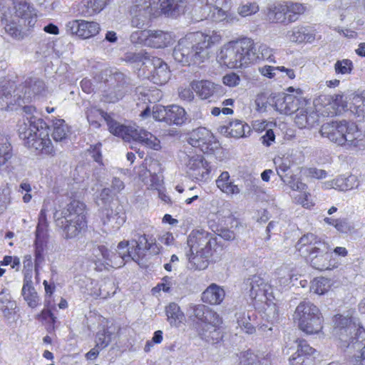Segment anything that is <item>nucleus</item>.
Here are the masks:
<instances>
[{
	"label": "nucleus",
	"instance_id": "1",
	"mask_svg": "<svg viewBox=\"0 0 365 365\" xmlns=\"http://www.w3.org/2000/svg\"><path fill=\"white\" fill-rule=\"evenodd\" d=\"M221 40L220 33L215 31L209 34L202 32L190 34L179 40L174 48L173 56L182 66L200 64L210 58L212 46Z\"/></svg>",
	"mask_w": 365,
	"mask_h": 365
},
{
	"label": "nucleus",
	"instance_id": "2",
	"mask_svg": "<svg viewBox=\"0 0 365 365\" xmlns=\"http://www.w3.org/2000/svg\"><path fill=\"white\" fill-rule=\"evenodd\" d=\"M86 115L90 125L95 128H100V120H103L107 123L110 132L122 138L124 140H133L155 150L160 148V140L152 133L135 125L130 126L121 125L103 110L91 108L87 111Z\"/></svg>",
	"mask_w": 365,
	"mask_h": 365
},
{
	"label": "nucleus",
	"instance_id": "3",
	"mask_svg": "<svg viewBox=\"0 0 365 365\" xmlns=\"http://www.w3.org/2000/svg\"><path fill=\"white\" fill-rule=\"evenodd\" d=\"M23 110L26 116L19 124V137L26 141L29 148L39 150L42 154L53 155L55 150L48 137V128L42 118L34 115L36 108L25 106Z\"/></svg>",
	"mask_w": 365,
	"mask_h": 365
},
{
	"label": "nucleus",
	"instance_id": "4",
	"mask_svg": "<svg viewBox=\"0 0 365 365\" xmlns=\"http://www.w3.org/2000/svg\"><path fill=\"white\" fill-rule=\"evenodd\" d=\"M334 331L341 347L356 350L353 356L354 363L365 365V329L355 319L339 315L336 316Z\"/></svg>",
	"mask_w": 365,
	"mask_h": 365
},
{
	"label": "nucleus",
	"instance_id": "5",
	"mask_svg": "<svg viewBox=\"0 0 365 365\" xmlns=\"http://www.w3.org/2000/svg\"><path fill=\"white\" fill-rule=\"evenodd\" d=\"M86 205L78 200H73L62 210L53 213L56 227L62 230L66 240L74 239L87 227Z\"/></svg>",
	"mask_w": 365,
	"mask_h": 365
},
{
	"label": "nucleus",
	"instance_id": "6",
	"mask_svg": "<svg viewBox=\"0 0 365 365\" xmlns=\"http://www.w3.org/2000/svg\"><path fill=\"white\" fill-rule=\"evenodd\" d=\"M296 247L302 255H308L311 266L316 269L331 270L338 267V264L331 259V249L329 244L312 233L303 235Z\"/></svg>",
	"mask_w": 365,
	"mask_h": 365
},
{
	"label": "nucleus",
	"instance_id": "7",
	"mask_svg": "<svg viewBox=\"0 0 365 365\" xmlns=\"http://www.w3.org/2000/svg\"><path fill=\"white\" fill-rule=\"evenodd\" d=\"M252 46V40L249 38L230 41L221 48L217 55L218 61L230 68L247 67L256 58Z\"/></svg>",
	"mask_w": 365,
	"mask_h": 365
},
{
	"label": "nucleus",
	"instance_id": "8",
	"mask_svg": "<svg viewBox=\"0 0 365 365\" xmlns=\"http://www.w3.org/2000/svg\"><path fill=\"white\" fill-rule=\"evenodd\" d=\"M357 125L345 120L327 122L320 129L322 137L346 148L357 146Z\"/></svg>",
	"mask_w": 365,
	"mask_h": 365
},
{
	"label": "nucleus",
	"instance_id": "9",
	"mask_svg": "<svg viewBox=\"0 0 365 365\" xmlns=\"http://www.w3.org/2000/svg\"><path fill=\"white\" fill-rule=\"evenodd\" d=\"M293 319L300 330L307 334H317L322 329V319L319 308L309 301H304L297 307Z\"/></svg>",
	"mask_w": 365,
	"mask_h": 365
},
{
	"label": "nucleus",
	"instance_id": "10",
	"mask_svg": "<svg viewBox=\"0 0 365 365\" xmlns=\"http://www.w3.org/2000/svg\"><path fill=\"white\" fill-rule=\"evenodd\" d=\"M195 8L200 16L210 19L215 22H225L232 24L237 21L230 11V0H197Z\"/></svg>",
	"mask_w": 365,
	"mask_h": 365
},
{
	"label": "nucleus",
	"instance_id": "11",
	"mask_svg": "<svg viewBox=\"0 0 365 365\" xmlns=\"http://www.w3.org/2000/svg\"><path fill=\"white\" fill-rule=\"evenodd\" d=\"M36 12L34 6L25 0L13 1L3 14L2 21L17 20L24 26L33 27L36 22Z\"/></svg>",
	"mask_w": 365,
	"mask_h": 365
},
{
	"label": "nucleus",
	"instance_id": "12",
	"mask_svg": "<svg viewBox=\"0 0 365 365\" xmlns=\"http://www.w3.org/2000/svg\"><path fill=\"white\" fill-rule=\"evenodd\" d=\"M152 5V0H125L132 27L142 29L148 25L153 14Z\"/></svg>",
	"mask_w": 365,
	"mask_h": 365
},
{
	"label": "nucleus",
	"instance_id": "13",
	"mask_svg": "<svg viewBox=\"0 0 365 365\" xmlns=\"http://www.w3.org/2000/svg\"><path fill=\"white\" fill-rule=\"evenodd\" d=\"M132 235L131 250H128V257L131 259L138 262L145 257L148 252L152 255L160 253V247L155 237L137 231H134Z\"/></svg>",
	"mask_w": 365,
	"mask_h": 365
},
{
	"label": "nucleus",
	"instance_id": "14",
	"mask_svg": "<svg viewBox=\"0 0 365 365\" xmlns=\"http://www.w3.org/2000/svg\"><path fill=\"white\" fill-rule=\"evenodd\" d=\"M133 43H144L145 46L160 48L167 47L172 41V35L162 30H143L133 32L130 35Z\"/></svg>",
	"mask_w": 365,
	"mask_h": 365
},
{
	"label": "nucleus",
	"instance_id": "15",
	"mask_svg": "<svg viewBox=\"0 0 365 365\" xmlns=\"http://www.w3.org/2000/svg\"><path fill=\"white\" fill-rule=\"evenodd\" d=\"M217 245L212 235L205 230H194L187 237L190 252L200 253L204 257L212 255V248Z\"/></svg>",
	"mask_w": 365,
	"mask_h": 365
},
{
	"label": "nucleus",
	"instance_id": "16",
	"mask_svg": "<svg viewBox=\"0 0 365 365\" xmlns=\"http://www.w3.org/2000/svg\"><path fill=\"white\" fill-rule=\"evenodd\" d=\"M47 92L44 81L36 78H29L17 87L18 98L24 103L45 97Z\"/></svg>",
	"mask_w": 365,
	"mask_h": 365
},
{
	"label": "nucleus",
	"instance_id": "17",
	"mask_svg": "<svg viewBox=\"0 0 365 365\" xmlns=\"http://www.w3.org/2000/svg\"><path fill=\"white\" fill-rule=\"evenodd\" d=\"M222 323L219 314L209 308L202 323H197L196 329L202 339L214 342L221 337L218 329Z\"/></svg>",
	"mask_w": 365,
	"mask_h": 365
},
{
	"label": "nucleus",
	"instance_id": "18",
	"mask_svg": "<svg viewBox=\"0 0 365 365\" xmlns=\"http://www.w3.org/2000/svg\"><path fill=\"white\" fill-rule=\"evenodd\" d=\"M101 31L98 23L84 19H73L66 24V31L81 39H88L96 36Z\"/></svg>",
	"mask_w": 365,
	"mask_h": 365
},
{
	"label": "nucleus",
	"instance_id": "19",
	"mask_svg": "<svg viewBox=\"0 0 365 365\" xmlns=\"http://www.w3.org/2000/svg\"><path fill=\"white\" fill-rule=\"evenodd\" d=\"M181 163L187 168V173L192 178L200 180L208 174L202 157L200 155H189L186 152H181L179 155Z\"/></svg>",
	"mask_w": 365,
	"mask_h": 365
},
{
	"label": "nucleus",
	"instance_id": "20",
	"mask_svg": "<svg viewBox=\"0 0 365 365\" xmlns=\"http://www.w3.org/2000/svg\"><path fill=\"white\" fill-rule=\"evenodd\" d=\"M242 289L251 299L262 301L270 289L267 282L259 275H252L245 279Z\"/></svg>",
	"mask_w": 365,
	"mask_h": 365
},
{
	"label": "nucleus",
	"instance_id": "21",
	"mask_svg": "<svg viewBox=\"0 0 365 365\" xmlns=\"http://www.w3.org/2000/svg\"><path fill=\"white\" fill-rule=\"evenodd\" d=\"M214 140V136L209 130L200 127L190 133L187 142L192 147L197 148L206 153L213 150Z\"/></svg>",
	"mask_w": 365,
	"mask_h": 365
},
{
	"label": "nucleus",
	"instance_id": "22",
	"mask_svg": "<svg viewBox=\"0 0 365 365\" xmlns=\"http://www.w3.org/2000/svg\"><path fill=\"white\" fill-rule=\"evenodd\" d=\"M91 252V260L96 264L102 265L105 268H108V267H118V262H117V259L118 257L114 252L109 251L105 246L94 245Z\"/></svg>",
	"mask_w": 365,
	"mask_h": 365
},
{
	"label": "nucleus",
	"instance_id": "23",
	"mask_svg": "<svg viewBox=\"0 0 365 365\" xmlns=\"http://www.w3.org/2000/svg\"><path fill=\"white\" fill-rule=\"evenodd\" d=\"M274 100V108L280 113L290 115L298 111L301 103V97L294 94H279Z\"/></svg>",
	"mask_w": 365,
	"mask_h": 365
},
{
	"label": "nucleus",
	"instance_id": "24",
	"mask_svg": "<svg viewBox=\"0 0 365 365\" xmlns=\"http://www.w3.org/2000/svg\"><path fill=\"white\" fill-rule=\"evenodd\" d=\"M101 219L106 232L118 230L125 222V215L110 207H106L101 211Z\"/></svg>",
	"mask_w": 365,
	"mask_h": 365
},
{
	"label": "nucleus",
	"instance_id": "25",
	"mask_svg": "<svg viewBox=\"0 0 365 365\" xmlns=\"http://www.w3.org/2000/svg\"><path fill=\"white\" fill-rule=\"evenodd\" d=\"M47 211L46 206L43 205L38 215V222L35 232L34 248L46 249L47 246L49 238Z\"/></svg>",
	"mask_w": 365,
	"mask_h": 365
},
{
	"label": "nucleus",
	"instance_id": "26",
	"mask_svg": "<svg viewBox=\"0 0 365 365\" xmlns=\"http://www.w3.org/2000/svg\"><path fill=\"white\" fill-rule=\"evenodd\" d=\"M153 66L150 80L157 85H163L170 79V73L167 64L161 58L152 57L149 63Z\"/></svg>",
	"mask_w": 365,
	"mask_h": 365
},
{
	"label": "nucleus",
	"instance_id": "27",
	"mask_svg": "<svg viewBox=\"0 0 365 365\" xmlns=\"http://www.w3.org/2000/svg\"><path fill=\"white\" fill-rule=\"evenodd\" d=\"M16 309V302L12 299L9 291L6 288L2 289L0 292V311L9 323L14 321Z\"/></svg>",
	"mask_w": 365,
	"mask_h": 365
},
{
	"label": "nucleus",
	"instance_id": "28",
	"mask_svg": "<svg viewBox=\"0 0 365 365\" xmlns=\"http://www.w3.org/2000/svg\"><path fill=\"white\" fill-rule=\"evenodd\" d=\"M21 294L29 307L34 309L39 304L40 298L33 286L32 274L30 271L24 274Z\"/></svg>",
	"mask_w": 365,
	"mask_h": 365
},
{
	"label": "nucleus",
	"instance_id": "29",
	"mask_svg": "<svg viewBox=\"0 0 365 365\" xmlns=\"http://www.w3.org/2000/svg\"><path fill=\"white\" fill-rule=\"evenodd\" d=\"M21 99L17 96V88L14 90V84L5 82L0 86V109H7L9 105L21 104Z\"/></svg>",
	"mask_w": 365,
	"mask_h": 365
},
{
	"label": "nucleus",
	"instance_id": "30",
	"mask_svg": "<svg viewBox=\"0 0 365 365\" xmlns=\"http://www.w3.org/2000/svg\"><path fill=\"white\" fill-rule=\"evenodd\" d=\"M190 0H163L160 3L162 11L168 16L177 17L187 11Z\"/></svg>",
	"mask_w": 365,
	"mask_h": 365
},
{
	"label": "nucleus",
	"instance_id": "31",
	"mask_svg": "<svg viewBox=\"0 0 365 365\" xmlns=\"http://www.w3.org/2000/svg\"><path fill=\"white\" fill-rule=\"evenodd\" d=\"M297 349L289 359L291 365H307L306 363V356H311L315 351V349L309 346L304 339H297Z\"/></svg>",
	"mask_w": 365,
	"mask_h": 365
},
{
	"label": "nucleus",
	"instance_id": "32",
	"mask_svg": "<svg viewBox=\"0 0 365 365\" xmlns=\"http://www.w3.org/2000/svg\"><path fill=\"white\" fill-rule=\"evenodd\" d=\"M216 185L223 193L229 196L238 195L241 192V188L231 180L227 171H224L219 175L216 180Z\"/></svg>",
	"mask_w": 365,
	"mask_h": 365
},
{
	"label": "nucleus",
	"instance_id": "33",
	"mask_svg": "<svg viewBox=\"0 0 365 365\" xmlns=\"http://www.w3.org/2000/svg\"><path fill=\"white\" fill-rule=\"evenodd\" d=\"M225 296V290L216 284H211L202 294L203 302L212 305L220 304Z\"/></svg>",
	"mask_w": 365,
	"mask_h": 365
},
{
	"label": "nucleus",
	"instance_id": "34",
	"mask_svg": "<svg viewBox=\"0 0 365 365\" xmlns=\"http://www.w3.org/2000/svg\"><path fill=\"white\" fill-rule=\"evenodd\" d=\"M319 121L318 114L313 110H299L294 118V122L299 128H310Z\"/></svg>",
	"mask_w": 365,
	"mask_h": 365
},
{
	"label": "nucleus",
	"instance_id": "35",
	"mask_svg": "<svg viewBox=\"0 0 365 365\" xmlns=\"http://www.w3.org/2000/svg\"><path fill=\"white\" fill-rule=\"evenodd\" d=\"M287 38L294 43L312 42L315 37L312 31L304 26L294 27L292 30L287 31L286 34Z\"/></svg>",
	"mask_w": 365,
	"mask_h": 365
},
{
	"label": "nucleus",
	"instance_id": "36",
	"mask_svg": "<svg viewBox=\"0 0 365 365\" xmlns=\"http://www.w3.org/2000/svg\"><path fill=\"white\" fill-rule=\"evenodd\" d=\"M359 182L356 175L339 176L330 182L331 187L340 191H346L357 187Z\"/></svg>",
	"mask_w": 365,
	"mask_h": 365
},
{
	"label": "nucleus",
	"instance_id": "37",
	"mask_svg": "<svg viewBox=\"0 0 365 365\" xmlns=\"http://www.w3.org/2000/svg\"><path fill=\"white\" fill-rule=\"evenodd\" d=\"M191 87L201 99L209 98L216 90L215 85L209 81H193Z\"/></svg>",
	"mask_w": 365,
	"mask_h": 365
},
{
	"label": "nucleus",
	"instance_id": "38",
	"mask_svg": "<svg viewBox=\"0 0 365 365\" xmlns=\"http://www.w3.org/2000/svg\"><path fill=\"white\" fill-rule=\"evenodd\" d=\"M240 364L242 365H269L270 359L264 354H255L247 351L241 354Z\"/></svg>",
	"mask_w": 365,
	"mask_h": 365
},
{
	"label": "nucleus",
	"instance_id": "39",
	"mask_svg": "<svg viewBox=\"0 0 365 365\" xmlns=\"http://www.w3.org/2000/svg\"><path fill=\"white\" fill-rule=\"evenodd\" d=\"M185 109L176 105L168 107L166 123L168 125H181L186 120Z\"/></svg>",
	"mask_w": 365,
	"mask_h": 365
},
{
	"label": "nucleus",
	"instance_id": "40",
	"mask_svg": "<svg viewBox=\"0 0 365 365\" xmlns=\"http://www.w3.org/2000/svg\"><path fill=\"white\" fill-rule=\"evenodd\" d=\"M168 321L171 326L178 327L184 319V314L175 302L170 303L165 308Z\"/></svg>",
	"mask_w": 365,
	"mask_h": 365
},
{
	"label": "nucleus",
	"instance_id": "41",
	"mask_svg": "<svg viewBox=\"0 0 365 365\" xmlns=\"http://www.w3.org/2000/svg\"><path fill=\"white\" fill-rule=\"evenodd\" d=\"M267 18L273 23H284L287 21L284 4H278L268 8Z\"/></svg>",
	"mask_w": 365,
	"mask_h": 365
},
{
	"label": "nucleus",
	"instance_id": "42",
	"mask_svg": "<svg viewBox=\"0 0 365 365\" xmlns=\"http://www.w3.org/2000/svg\"><path fill=\"white\" fill-rule=\"evenodd\" d=\"M252 51L256 56L254 63L257 60H267L270 63H276L273 56V51L266 44H261L256 48L254 41H252Z\"/></svg>",
	"mask_w": 365,
	"mask_h": 365
},
{
	"label": "nucleus",
	"instance_id": "43",
	"mask_svg": "<svg viewBox=\"0 0 365 365\" xmlns=\"http://www.w3.org/2000/svg\"><path fill=\"white\" fill-rule=\"evenodd\" d=\"M68 132V126L64 120L58 119L53 122L51 135L55 141L62 142L66 140Z\"/></svg>",
	"mask_w": 365,
	"mask_h": 365
},
{
	"label": "nucleus",
	"instance_id": "44",
	"mask_svg": "<svg viewBox=\"0 0 365 365\" xmlns=\"http://www.w3.org/2000/svg\"><path fill=\"white\" fill-rule=\"evenodd\" d=\"M247 130L248 133L250 131V126L242 121L237 120L230 122L229 126L226 128V132H228L234 138L245 136Z\"/></svg>",
	"mask_w": 365,
	"mask_h": 365
},
{
	"label": "nucleus",
	"instance_id": "45",
	"mask_svg": "<svg viewBox=\"0 0 365 365\" xmlns=\"http://www.w3.org/2000/svg\"><path fill=\"white\" fill-rule=\"evenodd\" d=\"M4 24V29L6 32L10 35L12 38L16 40H21L25 36L21 31V26L24 25L23 23L14 19L12 21H2Z\"/></svg>",
	"mask_w": 365,
	"mask_h": 365
},
{
	"label": "nucleus",
	"instance_id": "46",
	"mask_svg": "<svg viewBox=\"0 0 365 365\" xmlns=\"http://www.w3.org/2000/svg\"><path fill=\"white\" fill-rule=\"evenodd\" d=\"M287 12V22L291 23L298 19L299 15L304 13L305 8L299 3L288 1L284 4Z\"/></svg>",
	"mask_w": 365,
	"mask_h": 365
},
{
	"label": "nucleus",
	"instance_id": "47",
	"mask_svg": "<svg viewBox=\"0 0 365 365\" xmlns=\"http://www.w3.org/2000/svg\"><path fill=\"white\" fill-rule=\"evenodd\" d=\"M12 156V148L8 139L5 138H0V167L7 166Z\"/></svg>",
	"mask_w": 365,
	"mask_h": 365
},
{
	"label": "nucleus",
	"instance_id": "48",
	"mask_svg": "<svg viewBox=\"0 0 365 365\" xmlns=\"http://www.w3.org/2000/svg\"><path fill=\"white\" fill-rule=\"evenodd\" d=\"M160 170V164L157 160L151 161L147 171L149 173L150 176V186L152 189L157 190L160 186L162 176L158 175V173H159Z\"/></svg>",
	"mask_w": 365,
	"mask_h": 365
},
{
	"label": "nucleus",
	"instance_id": "49",
	"mask_svg": "<svg viewBox=\"0 0 365 365\" xmlns=\"http://www.w3.org/2000/svg\"><path fill=\"white\" fill-rule=\"evenodd\" d=\"M238 327L247 334H252L255 327L250 323V317L245 312H237L235 314Z\"/></svg>",
	"mask_w": 365,
	"mask_h": 365
},
{
	"label": "nucleus",
	"instance_id": "50",
	"mask_svg": "<svg viewBox=\"0 0 365 365\" xmlns=\"http://www.w3.org/2000/svg\"><path fill=\"white\" fill-rule=\"evenodd\" d=\"M113 193L108 187L102 189L96 196V203L103 209L110 207V204L113 200Z\"/></svg>",
	"mask_w": 365,
	"mask_h": 365
},
{
	"label": "nucleus",
	"instance_id": "51",
	"mask_svg": "<svg viewBox=\"0 0 365 365\" xmlns=\"http://www.w3.org/2000/svg\"><path fill=\"white\" fill-rule=\"evenodd\" d=\"M330 288V280L324 277L315 278L311 284L310 291L317 294H324Z\"/></svg>",
	"mask_w": 365,
	"mask_h": 365
},
{
	"label": "nucleus",
	"instance_id": "52",
	"mask_svg": "<svg viewBox=\"0 0 365 365\" xmlns=\"http://www.w3.org/2000/svg\"><path fill=\"white\" fill-rule=\"evenodd\" d=\"M128 250H131V244L129 241H121L118 245L117 250V256L118 258L117 259V262H118V267H121L124 264L125 262H127L128 259H130V257H128Z\"/></svg>",
	"mask_w": 365,
	"mask_h": 365
},
{
	"label": "nucleus",
	"instance_id": "53",
	"mask_svg": "<svg viewBox=\"0 0 365 365\" xmlns=\"http://www.w3.org/2000/svg\"><path fill=\"white\" fill-rule=\"evenodd\" d=\"M187 256L189 262L197 269H205L209 264L208 257H204L200 253L194 252L192 254V252H190V254H187Z\"/></svg>",
	"mask_w": 365,
	"mask_h": 365
},
{
	"label": "nucleus",
	"instance_id": "54",
	"mask_svg": "<svg viewBox=\"0 0 365 365\" xmlns=\"http://www.w3.org/2000/svg\"><path fill=\"white\" fill-rule=\"evenodd\" d=\"M125 61L130 63H142L148 67L151 58L147 53L140 51L139 53H128L125 57Z\"/></svg>",
	"mask_w": 365,
	"mask_h": 365
},
{
	"label": "nucleus",
	"instance_id": "55",
	"mask_svg": "<svg viewBox=\"0 0 365 365\" xmlns=\"http://www.w3.org/2000/svg\"><path fill=\"white\" fill-rule=\"evenodd\" d=\"M112 333L107 329L98 331L96 336V346L103 349L111 342Z\"/></svg>",
	"mask_w": 365,
	"mask_h": 365
},
{
	"label": "nucleus",
	"instance_id": "56",
	"mask_svg": "<svg viewBox=\"0 0 365 365\" xmlns=\"http://www.w3.org/2000/svg\"><path fill=\"white\" fill-rule=\"evenodd\" d=\"M274 164L276 165L277 173L281 180L289 176L287 172L290 168V161L288 159L277 158L274 160Z\"/></svg>",
	"mask_w": 365,
	"mask_h": 365
},
{
	"label": "nucleus",
	"instance_id": "57",
	"mask_svg": "<svg viewBox=\"0 0 365 365\" xmlns=\"http://www.w3.org/2000/svg\"><path fill=\"white\" fill-rule=\"evenodd\" d=\"M11 190L8 185L0 188V215L6 210L11 203Z\"/></svg>",
	"mask_w": 365,
	"mask_h": 365
},
{
	"label": "nucleus",
	"instance_id": "58",
	"mask_svg": "<svg viewBox=\"0 0 365 365\" xmlns=\"http://www.w3.org/2000/svg\"><path fill=\"white\" fill-rule=\"evenodd\" d=\"M334 69L336 73L349 74L353 69V63L351 60L343 59L337 61L334 64Z\"/></svg>",
	"mask_w": 365,
	"mask_h": 365
},
{
	"label": "nucleus",
	"instance_id": "59",
	"mask_svg": "<svg viewBox=\"0 0 365 365\" xmlns=\"http://www.w3.org/2000/svg\"><path fill=\"white\" fill-rule=\"evenodd\" d=\"M284 183L289 185L292 190L303 192L307 189V185L296 179L293 175H290L282 180Z\"/></svg>",
	"mask_w": 365,
	"mask_h": 365
},
{
	"label": "nucleus",
	"instance_id": "60",
	"mask_svg": "<svg viewBox=\"0 0 365 365\" xmlns=\"http://www.w3.org/2000/svg\"><path fill=\"white\" fill-rule=\"evenodd\" d=\"M331 107L335 109V111L332 112V114H337L341 113L345 107H346V102L344 100V97L341 94H336L331 96Z\"/></svg>",
	"mask_w": 365,
	"mask_h": 365
},
{
	"label": "nucleus",
	"instance_id": "61",
	"mask_svg": "<svg viewBox=\"0 0 365 365\" xmlns=\"http://www.w3.org/2000/svg\"><path fill=\"white\" fill-rule=\"evenodd\" d=\"M172 277L165 276L162 279V282L157 284L156 287L152 289L153 294L160 292L161 290L164 292H169L171 287L174 284Z\"/></svg>",
	"mask_w": 365,
	"mask_h": 365
},
{
	"label": "nucleus",
	"instance_id": "62",
	"mask_svg": "<svg viewBox=\"0 0 365 365\" xmlns=\"http://www.w3.org/2000/svg\"><path fill=\"white\" fill-rule=\"evenodd\" d=\"M168 108L161 105H155L153 107L152 115L155 120L166 123Z\"/></svg>",
	"mask_w": 365,
	"mask_h": 365
},
{
	"label": "nucleus",
	"instance_id": "63",
	"mask_svg": "<svg viewBox=\"0 0 365 365\" xmlns=\"http://www.w3.org/2000/svg\"><path fill=\"white\" fill-rule=\"evenodd\" d=\"M354 110L351 107V111L361 120L365 119V98H356L354 103Z\"/></svg>",
	"mask_w": 365,
	"mask_h": 365
},
{
	"label": "nucleus",
	"instance_id": "64",
	"mask_svg": "<svg viewBox=\"0 0 365 365\" xmlns=\"http://www.w3.org/2000/svg\"><path fill=\"white\" fill-rule=\"evenodd\" d=\"M208 309V307L203 304L194 305L190 307L192 311L191 317L194 316L200 322V323H202Z\"/></svg>",
	"mask_w": 365,
	"mask_h": 365
}]
</instances>
